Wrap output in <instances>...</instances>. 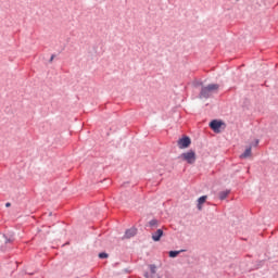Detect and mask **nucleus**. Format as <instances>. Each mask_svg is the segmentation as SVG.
<instances>
[{
    "label": "nucleus",
    "instance_id": "obj_1",
    "mask_svg": "<svg viewBox=\"0 0 278 278\" xmlns=\"http://www.w3.org/2000/svg\"><path fill=\"white\" fill-rule=\"evenodd\" d=\"M219 86L216 84H211L206 87H203L201 92H200V98L201 99H210L212 97L213 92H216L218 90Z\"/></svg>",
    "mask_w": 278,
    "mask_h": 278
},
{
    "label": "nucleus",
    "instance_id": "obj_2",
    "mask_svg": "<svg viewBox=\"0 0 278 278\" xmlns=\"http://www.w3.org/2000/svg\"><path fill=\"white\" fill-rule=\"evenodd\" d=\"M181 159L187 164H194L197 162V153L193 150H189L188 152L181 154Z\"/></svg>",
    "mask_w": 278,
    "mask_h": 278
},
{
    "label": "nucleus",
    "instance_id": "obj_3",
    "mask_svg": "<svg viewBox=\"0 0 278 278\" xmlns=\"http://www.w3.org/2000/svg\"><path fill=\"white\" fill-rule=\"evenodd\" d=\"M191 143H192V141L190 140L189 137H184L178 140L179 149H188V147H190Z\"/></svg>",
    "mask_w": 278,
    "mask_h": 278
},
{
    "label": "nucleus",
    "instance_id": "obj_4",
    "mask_svg": "<svg viewBox=\"0 0 278 278\" xmlns=\"http://www.w3.org/2000/svg\"><path fill=\"white\" fill-rule=\"evenodd\" d=\"M210 127H211V129H213V131H218L219 128L223 127V122H218V121L214 119L210 123Z\"/></svg>",
    "mask_w": 278,
    "mask_h": 278
},
{
    "label": "nucleus",
    "instance_id": "obj_5",
    "mask_svg": "<svg viewBox=\"0 0 278 278\" xmlns=\"http://www.w3.org/2000/svg\"><path fill=\"white\" fill-rule=\"evenodd\" d=\"M163 236H164V231L162 229H157L155 233L152 235V240H154V242H160Z\"/></svg>",
    "mask_w": 278,
    "mask_h": 278
},
{
    "label": "nucleus",
    "instance_id": "obj_6",
    "mask_svg": "<svg viewBox=\"0 0 278 278\" xmlns=\"http://www.w3.org/2000/svg\"><path fill=\"white\" fill-rule=\"evenodd\" d=\"M11 239H8V237H5V235H0V243H1V250L4 251L5 247L3 244H10Z\"/></svg>",
    "mask_w": 278,
    "mask_h": 278
},
{
    "label": "nucleus",
    "instance_id": "obj_7",
    "mask_svg": "<svg viewBox=\"0 0 278 278\" xmlns=\"http://www.w3.org/2000/svg\"><path fill=\"white\" fill-rule=\"evenodd\" d=\"M207 201V195H202L198 199V210H203V203Z\"/></svg>",
    "mask_w": 278,
    "mask_h": 278
},
{
    "label": "nucleus",
    "instance_id": "obj_8",
    "mask_svg": "<svg viewBox=\"0 0 278 278\" xmlns=\"http://www.w3.org/2000/svg\"><path fill=\"white\" fill-rule=\"evenodd\" d=\"M136 233H137L136 228H130V229L126 230L124 238H128V239L134 238V236H136Z\"/></svg>",
    "mask_w": 278,
    "mask_h": 278
},
{
    "label": "nucleus",
    "instance_id": "obj_9",
    "mask_svg": "<svg viewBox=\"0 0 278 278\" xmlns=\"http://www.w3.org/2000/svg\"><path fill=\"white\" fill-rule=\"evenodd\" d=\"M251 155H252L251 147H249V148L244 151V153H242V154L240 155V159H241V160H247V157H251Z\"/></svg>",
    "mask_w": 278,
    "mask_h": 278
},
{
    "label": "nucleus",
    "instance_id": "obj_10",
    "mask_svg": "<svg viewBox=\"0 0 278 278\" xmlns=\"http://www.w3.org/2000/svg\"><path fill=\"white\" fill-rule=\"evenodd\" d=\"M227 197H229V191H222L219 193L220 201H225V199H227Z\"/></svg>",
    "mask_w": 278,
    "mask_h": 278
},
{
    "label": "nucleus",
    "instance_id": "obj_11",
    "mask_svg": "<svg viewBox=\"0 0 278 278\" xmlns=\"http://www.w3.org/2000/svg\"><path fill=\"white\" fill-rule=\"evenodd\" d=\"M184 252L182 251H169V257H177V255H179V253Z\"/></svg>",
    "mask_w": 278,
    "mask_h": 278
},
{
    "label": "nucleus",
    "instance_id": "obj_12",
    "mask_svg": "<svg viewBox=\"0 0 278 278\" xmlns=\"http://www.w3.org/2000/svg\"><path fill=\"white\" fill-rule=\"evenodd\" d=\"M149 225H150V227H155V226H157V222L155 219H152V220H150Z\"/></svg>",
    "mask_w": 278,
    "mask_h": 278
},
{
    "label": "nucleus",
    "instance_id": "obj_13",
    "mask_svg": "<svg viewBox=\"0 0 278 278\" xmlns=\"http://www.w3.org/2000/svg\"><path fill=\"white\" fill-rule=\"evenodd\" d=\"M99 257H100V260H105V258H108V253H100Z\"/></svg>",
    "mask_w": 278,
    "mask_h": 278
},
{
    "label": "nucleus",
    "instance_id": "obj_14",
    "mask_svg": "<svg viewBox=\"0 0 278 278\" xmlns=\"http://www.w3.org/2000/svg\"><path fill=\"white\" fill-rule=\"evenodd\" d=\"M150 269H151V273H152L153 275H155V265H151V266H150Z\"/></svg>",
    "mask_w": 278,
    "mask_h": 278
},
{
    "label": "nucleus",
    "instance_id": "obj_15",
    "mask_svg": "<svg viewBox=\"0 0 278 278\" xmlns=\"http://www.w3.org/2000/svg\"><path fill=\"white\" fill-rule=\"evenodd\" d=\"M11 206H12V203H10V202L5 203V207H11Z\"/></svg>",
    "mask_w": 278,
    "mask_h": 278
},
{
    "label": "nucleus",
    "instance_id": "obj_16",
    "mask_svg": "<svg viewBox=\"0 0 278 278\" xmlns=\"http://www.w3.org/2000/svg\"><path fill=\"white\" fill-rule=\"evenodd\" d=\"M52 60H53V56H51V62H52Z\"/></svg>",
    "mask_w": 278,
    "mask_h": 278
}]
</instances>
